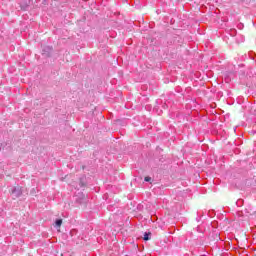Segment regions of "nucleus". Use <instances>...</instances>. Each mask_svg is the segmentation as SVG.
I'll list each match as a JSON object with an SVG mask.
<instances>
[{"label": "nucleus", "instance_id": "obj_1", "mask_svg": "<svg viewBox=\"0 0 256 256\" xmlns=\"http://www.w3.org/2000/svg\"><path fill=\"white\" fill-rule=\"evenodd\" d=\"M12 199H19V196L23 194V189L21 186H14L10 189Z\"/></svg>", "mask_w": 256, "mask_h": 256}, {"label": "nucleus", "instance_id": "obj_2", "mask_svg": "<svg viewBox=\"0 0 256 256\" xmlns=\"http://www.w3.org/2000/svg\"><path fill=\"white\" fill-rule=\"evenodd\" d=\"M51 53H53V47H50V46L43 47L42 55H44V57H51Z\"/></svg>", "mask_w": 256, "mask_h": 256}, {"label": "nucleus", "instance_id": "obj_3", "mask_svg": "<svg viewBox=\"0 0 256 256\" xmlns=\"http://www.w3.org/2000/svg\"><path fill=\"white\" fill-rule=\"evenodd\" d=\"M61 225H63V220L62 219H56L55 227L59 228V227H61Z\"/></svg>", "mask_w": 256, "mask_h": 256}, {"label": "nucleus", "instance_id": "obj_4", "mask_svg": "<svg viewBox=\"0 0 256 256\" xmlns=\"http://www.w3.org/2000/svg\"><path fill=\"white\" fill-rule=\"evenodd\" d=\"M144 241H149L151 239V232L144 233Z\"/></svg>", "mask_w": 256, "mask_h": 256}, {"label": "nucleus", "instance_id": "obj_5", "mask_svg": "<svg viewBox=\"0 0 256 256\" xmlns=\"http://www.w3.org/2000/svg\"><path fill=\"white\" fill-rule=\"evenodd\" d=\"M151 177H149V176H146L145 178H144V181H146V183H149V182H151Z\"/></svg>", "mask_w": 256, "mask_h": 256}]
</instances>
